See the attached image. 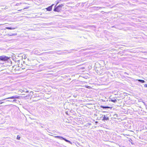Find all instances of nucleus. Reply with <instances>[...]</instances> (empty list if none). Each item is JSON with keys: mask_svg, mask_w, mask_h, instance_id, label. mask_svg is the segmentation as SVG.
Masks as SVG:
<instances>
[{"mask_svg": "<svg viewBox=\"0 0 147 147\" xmlns=\"http://www.w3.org/2000/svg\"><path fill=\"white\" fill-rule=\"evenodd\" d=\"M59 3V1H57V4H56V5H57V4H58Z\"/></svg>", "mask_w": 147, "mask_h": 147, "instance_id": "nucleus-20", "label": "nucleus"}, {"mask_svg": "<svg viewBox=\"0 0 147 147\" xmlns=\"http://www.w3.org/2000/svg\"><path fill=\"white\" fill-rule=\"evenodd\" d=\"M46 9L47 11H51L52 9V5L49 7H48L46 8Z\"/></svg>", "mask_w": 147, "mask_h": 147, "instance_id": "nucleus-5", "label": "nucleus"}, {"mask_svg": "<svg viewBox=\"0 0 147 147\" xmlns=\"http://www.w3.org/2000/svg\"><path fill=\"white\" fill-rule=\"evenodd\" d=\"M10 36H15L17 35L16 33H14V34H9Z\"/></svg>", "mask_w": 147, "mask_h": 147, "instance_id": "nucleus-12", "label": "nucleus"}, {"mask_svg": "<svg viewBox=\"0 0 147 147\" xmlns=\"http://www.w3.org/2000/svg\"><path fill=\"white\" fill-rule=\"evenodd\" d=\"M33 92L32 91H31L30 92V94L31 95L32 94H33Z\"/></svg>", "mask_w": 147, "mask_h": 147, "instance_id": "nucleus-17", "label": "nucleus"}, {"mask_svg": "<svg viewBox=\"0 0 147 147\" xmlns=\"http://www.w3.org/2000/svg\"><path fill=\"white\" fill-rule=\"evenodd\" d=\"M56 5L55 6V8L54 9V11H55L59 12L60 11V9H59V7L58 6L56 7Z\"/></svg>", "mask_w": 147, "mask_h": 147, "instance_id": "nucleus-4", "label": "nucleus"}, {"mask_svg": "<svg viewBox=\"0 0 147 147\" xmlns=\"http://www.w3.org/2000/svg\"><path fill=\"white\" fill-rule=\"evenodd\" d=\"M19 67H20V65H19Z\"/></svg>", "mask_w": 147, "mask_h": 147, "instance_id": "nucleus-25", "label": "nucleus"}, {"mask_svg": "<svg viewBox=\"0 0 147 147\" xmlns=\"http://www.w3.org/2000/svg\"><path fill=\"white\" fill-rule=\"evenodd\" d=\"M17 100L16 99H14L13 100H7L6 101H9V102H16V101Z\"/></svg>", "mask_w": 147, "mask_h": 147, "instance_id": "nucleus-11", "label": "nucleus"}, {"mask_svg": "<svg viewBox=\"0 0 147 147\" xmlns=\"http://www.w3.org/2000/svg\"><path fill=\"white\" fill-rule=\"evenodd\" d=\"M146 109H147V105L146 106Z\"/></svg>", "mask_w": 147, "mask_h": 147, "instance_id": "nucleus-21", "label": "nucleus"}, {"mask_svg": "<svg viewBox=\"0 0 147 147\" xmlns=\"http://www.w3.org/2000/svg\"><path fill=\"white\" fill-rule=\"evenodd\" d=\"M63 6V5L62 4H61V5H59L58 6H59V7H62Z\"/></svg>", "mask_w": 147, "mask_h": 147, "instance_id": "nucleus-15", "label": "nucleus"}, {"mask_svg": "<svg viewBox=\"0 0 147 147\" xmlns=\"http://www.w3.org/2000/svg\"><path fill=\"white\" fill-rule=\"evenodd\" d=\"M5 94H3L2 95V96H3L5 95Z\"/></svg>", "mask_w": 147, "mask_h": 147, "instance_id": "nucleus-22", "label": "nucleus"}, {"mask_svg": "<svg viewBox=\"0 0 147 147\" xmlns=\"http://www.w3.org/2000/svg\"><path fill=\"white\" fill-rule=\"evenodd\" d=\"M59 139L61 140H65V142H68L69 143L71 144V142L69 140H67L65 138L60 136H59V137L58 138Z\"/></svg>", "mask_w": 147, "mask_h": 147, "instance_id": "nucleus-3", "label": "nucleus"}, {"mask_svg": "<svg viewBox=\"0 0 147 147\" xmlns=\"http://www.w3.org/2000/svg\"><path fill=\"white\" fill-rule=\"evenodd\" d=\"M144 87L147 88V84H146L144 85Z\"/></svg>", "mask_w": 147, "mask_h": 147, "instance_id": "nucleus-19", "label": "nucleus"}, {"mask_svg": "<svg viewBox=\"0 0 147 147\" xmlns=\"http://www.w3.org/2000/svg\"><path fill=\"white\" fill-rule=\"evenodd\" d=\"M19 98V96H18L17 95L14 96H11L10 97H9L7 98H6L3 99L2 100H0V104H1L2 103H3V102H2L1 101L4 100L6 99H15V98Z\"/></svg>", "mask_w": 147, "mask_h": 147, "instance_id": "nucleus-1", "label": "nucleus"}, {"mask_svg": "<svg viewBox=\"0 0 147 147\" xmlns=\"http://www.w3.org/2000/svg\"><path fill=\"white\" fill-rule=\"evenodd\" d=\"M22 68V69H24V68Z\"/></svg>", "mask_w": 147, "mask_h": 147, "instance_id": "nucleus-23", "label": "nucleus"}, {"mask_svg": "<svg viewBox=\"0 0 147 147\" xmlns=\"http://www.w3.org/2000/svg\"><path fill=\"white\" fill-rule=\"evenodd\" d=\"M26 92H28V91H27Z\"/></svg>", "mask_w": 147, "mask_h": 147, "instance_id": "nucleus-24", "label": "nucleus"}, {"mask_svg": "<svg viewBox=\"0 0 147 147\" xmlns=\"http://www.w3.org/2000/svg\"><path fill=\"white\" fill-rule=\"evenodd\" d=\"M9 58L5 56H0V61H7Z\"/></svg>", "mask_w": 147, "mask_h": 147, "instance_id": "nucleus-2", "label": "nucleus"}, {"mask_svg": "<svg viewBox=\"0 0 147 147\" xmlns=\"http://www.w3.org/2000/svg\"><path fill=\"white\" fill-rule=\"evenodd\" d=\"M109 119V118L108 117H106L105 115H104L103 116V119L102 120H108Z\"/></svg>", "mask_w": 147, "mask_h": 147, "instance_id": "nucleus-6", "label": "nucleus"}, {"mask_svg": "<svg viewBox=\"0 0 147 147\" xmlns=\"http://www.w3.org/2000/svg\"><path fill=\"white\" fill-rule=\"evenodd\" d=\"M136 80L138 81L139 82H141L142 83H144L145 82V81L143 80Z\"/></svg>", "mask_w": 147, "mask_h": 147, "instance_id": "nucleus-10", "label": "nucleus"}, {"mask_svg": "<svg viewBox=\"0 0 147 147\" xmlns=\"http://www.w3.org/2000/svg\"><path fill=\"white\" fill-rule=\"evenodd\" d=\"M17 138L18 140H20V136H19V135L17 136Z\"/></svg>", "mask_w": 147, "mask_h": 147, "instance_id": "nucleus-14", "label": "nucleus"}, {"mask_svg": "<svg viewBox=\"0 0 147 147\" xmlns=\"http://www.w3.org/2000/svg\"><path fill=\"white\" fill-rule=\"evenodd\" d=\"M100 107L103 109H106V108H110V107H107V106H101Z\"/></svg>", "mask_w": 147, "mask_h": 147, "instance_id": "nucleus-9", "label": "nucleus"}, {"mask_svg": "<svg viewBox=\"0 0 147 147\" xmlns=\"http://www.w3.org/2000/svg\"><path fill=\"white\" fill-rule=\"evenodd\" d=\"M59 136H54V137L55 138H58L59 137Z\"/></svg>", "mask_w": 147, "mask_h": 147, "instance_id": "nucleus-18", "label": "nucleus"}, {"mask_svg": "<svg viewBox=\"0 0 147 147\" xmlns=\"http://www.w3.org/2000/svg\"><path fill=\"white\" fill-rule=\"evenodd\" d=\"M60 1H64V0H60Z\"/></svg>", "mask_w": 147, "mask_h": 147, "instance_id": "nucleus-26", "label": "nucleus"}, {"mask_svg": "<svg viewBox=\"0 0 147 147\" xmlns=\"http://www.w3.org/2000/svg\"><path fill=\"white\" fill-rule=\"evenodd\" d=\"M16 27H15V28H11V27H7L6 28L8 29V30H14V29H15L16 28Z\"/></svg>", "mask_w": 147, "mask_h": 147, "instance_id": "nucleus-7", "label": "nucleus"}, {"mask_svg": "<svg viewBox=\"0 0 147 147\" xmlns=\"http://www.w3.org/2000/svg\"><path fill=\"white\" fill-rule=\"evenodd\" d=\"M111 100H110V101H111L112 102H117V100H116V99H110Z\"/></svg>", "mask_w": 147, "mask_h": 147, "instance_id": "nucleus-8", "label": "nucleus"}, {"mask_svg": "<svg viewBox=\"0 0 147 147\" xmlns=\"http://www.w3.org/2000/svg\"><path fill=\"white\" fill-rule=\"evenodd\" d=\"M22 4V3H17L16 5L17 6H18Z\"/></svg>", "mask_w": 147, "mask_h": 147, "instance_id": "nucleus-13", "label": "nucleus"}, {"mask_svg": "<svg viewBox=\"0 0 147 147\" xmlns=\"http://www.w3.org/2000/svg\"><path fill=\"white\" fill-rule=\"evenodd\" d=\"M95 8H98V9H100L102 8V7H95Z\"/></svg>", "mask_w": 147, "mask_h": 147, "instance_id": "nucleus-16", "label": "nucleus"}]
</instances>
